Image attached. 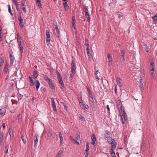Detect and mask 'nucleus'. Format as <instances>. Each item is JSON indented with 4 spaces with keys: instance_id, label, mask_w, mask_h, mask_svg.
I'll return each instance as SVG.
<instances>
[{
    "instance_id": "1",
    "label": "nucleus",
    "mask_w": 157,
    "mask_h": 157,
    "mask_svg": "<svg viewBox=\"0 0 157 157\" xmlns=\"http://www.w3.org/2000/svg\"><path fill=\"white\" fill-rule=\"evenodd\" d=\"M88 92V94H89V101L90 103V104L91 105H93V106H94V101L93 100V95L91 94V91L90 89L88 88H87Z\"/></svg>"
},
{
    "instance_id": "2",
    "label": "nucleus",
    "mask_w": 157,
    "mask_h": 157,
    "mask_svg": "<svg viewBox=\"0 0 157 157\" xmlns=\"http://www.w3.org/2000/svg\"><path fill=\"white\" fill-rule=\"evenodd\" d=\"M46 43L48 45L49 44V42L50 41V34L49 33V31L48 30H46Z\"/></svg>"
},
{
    "instance_id": "3",
    "label": "nucleus",
    "mask_w": 157,
    "mask_h": 157,
    "mask_svg": "<svg viewBox=\"0 0 157 157\" xmlns=\"http://www.w3.org/2000/svg\"><path fill=\"white\" fill-rule=\"evenodd\" d=\"M71 72H75V70L76 69V67L75 66V62L74 60H72L71 63Z\"/></svg>"
},
{
    "instance_id": "4",
    "label": "nucleus",
    "mask_w": 157,
    "mask_h": 157,
    "mask_svg": "<svg viewBox=\"0 0 157 157\" xmlns=\"http://www.w3.org/2000/svg\"><path fill=\"white\" fill-rule=\"evenodd\" d=\"M75 19L74 17H72V30L73 32H74L73 29L75 30V32L76 33V31L75 30Z\"/></svg>"
},
{
    "instance_id": "5",
    "label": "nucleus",
    "mask_w": 157,
    "mask_h": 157,
    "mask_svg": "<svg viewBox=\"0 0 157 157\" xmlns=\"http://www.w3.org/2000/svg\"><path fill=\"white\" fill-rule=\"evenodd\" d=\"M51 99V102L52 103V108L53 109L54 111L55 112H57V109L56 107V104L54 101V98H52Z\"/></svg>"
},
{
    "instance_id": "6",
    "label": "nucleus",
    "mask_w": 157,
    "mask_h": 157,
    "mask_svg": "<svg viewBox=\"0 0 157 157\" xmlns=\"http://www.w3.org/2000/svg\"><path fill=\"white\" fill-rule=\"evenodd\" d=\"M116 103L117 105L118 108L120 109L121 110H122L123 107L121 105V102L119 100H117L116 101Z\"/></svg>"
},
{
    "instance_id": "7",
    "label": "nucleus",
    "mask_w": 157,
    "mask_h": 157,
    "mask_svg": "<svg viewBox=\"0 0 157 157\" xmlns=\"http://www.w3.org/2000/svg\"><path fill=\"white\" fill-rule=\"evenodd\" d=\"M39 138V136L38 134H35V140H34V147H36L38 142V138Z\"/></svg>"
},
{
    "instance_id": "8",
    "label": "nucleus",
    "mask_w": 157,
    "mask_h": 157,
    "mask_svg": "<svg viewBox=\"0 0 157 157\" xmlns=\"http://www.w3.org/2000/svg\"><path fill=\"white\" fill-rule=\"evenodd\" d=\"M116 81L118 85L120 87L122 86V79H120L119 78H116Z\"/></svg>"
},
{
    "instance_id": "9",
    "label": "nucleus",
    "mask_w": 157,
    "mask_h": 157,
    "mask_svg": "<svg viewBox=\"0 0 157 157\" xmlns=\"http://www.w3.org/2000/svg\"><path fill=\"white\" fill-rule=\"evenodd\" d=\"M6 113V109L4 108L0 109V117H2L5 115Z\"/></svg>"
},
{
    "instance_id": "10",
    "label": "nucleus",
    "mask_w": 157,
    "mask_h": 157,
    "mask_svg": "<svg viewBox=\"0 0 157 157\" xmlns=\"http://www.w3.org/2000/svg\"><path fill=\"white\" fill-rule=\"evenodd\" d=\"M9 58L10 59V65L11 66H12L14 61V58L13 56L12 55L10 54L9 55Z\"/></svg>"
},
{
    "instance_id": "11",
    "label": "nucleus",
    "mask_w": 157,
    "mask_h": 157,
    "mask_svg": "<svg viewBox=\"0 0 157 157\" xmlns=\"http://www.w3.org/2000/svg\"><path fill=\"white\" fill-rule=\"evenodd\" d=\"M8 132L10 136L11 139H12L14 136V135L13 132V129L11 128L9 129L8 130Z\"/></svg>"
},
{
    "instance_id": "12",
    "label": "nucleus",
    "mask_w": 157,
    "mask_h": 157,
    "mask_svg": "<svg viewBox=\"0 0 157 157\" xmlns=\"http://www.w3.org/2000/svg\"><path fill=\"white\" fill-rule=\"evenodd\" d=\"M52 135V130L51 129H49L48 130V132L47 134V139L48 140L50 139L51 138V136Z\"/></svg>"
},
{
    "instance_id": "13",
    "label": "nucleus",
    "mask_w": 157,
    "mask_h": 157,
    "mask_svg": "<svg viewBox=\"0 0 157 157\" xmlns=\"http://www.w3.org/2000/svg\"><path fill=\"white\" fill-rule=\"evenodd\" d=\"M154 63L152 60H151V63L150 64V69L151 71H154Z\"/></svg>"
},
{
    "instance_id": "14",
    "label": "nucleus",
    "mask_w": 157,
    "mask_h": 157,
    "mask_svg": "<svg viewBox=\"0 0 157 157\" xmlns=\"http://www.w3.org/2000/svg\"><path fill=\"white\" fill-rule=\"evenodd\" d=\"M107 140L108 143L111 144H113L114 142H115V140L110 137L107 138Z\"/></svg>"
},
{
    "instance_id": "15",
    "label": "nucleus",
    "mask_w": 157,
    "mask_h": 157,
    "mask_svg": "<svg viewBox=\"0 0 157 157\" xmlns=\"http://www.w3.org/2000/svg\"><path fill=\"white\" fill-rule=\"evenodd\" d=\"M80 104L81 107L84 109H88L89 108V106L87 105H85L81 102H80Z\"/></svg>"
},
{
    "instance_id": "16",
    "label": "nucleus",
    "mask_w": 157,
    "mask_h": 157,
    "mask_svg": "<svg viewBox=\"0 0 157 157\" xmlns=\"http://www.w3.org/2000/svg\"><path fill=\"white\" fill-rule=\"evenodd\" d=\"M91 138L92 140V141L91 142V144L93 145L95 144V142L96 141V138H95V135L94 134L92 135Z\"/></svg>"
},
{
    "instance_id": "17",
    "label": "nucleus",
    "mask_w": 157,
    "mask_h": 157,
    "mask_svg": "<svg viewBox=\"0 0 157 157\" xmlns=\"http://www.w3.org/2000/svg\"><path fill=\"white\" fill-rule=\"evenodd\" d=\"M17 16L18 20L19 21V23H23V20L22 18L21 14L20 13L18 14Z\"/></svg>"
},
{
    "instance_id": "18",
    "label": "nucleus",
    "mask_w": 157,
    "mask_h": 157,
    "mask_svg": "<svg viewBox=\"0 0 157 157\" xmlns=\"http://www.w3.org/2000/svg\"><path fill=\"white\" fill-rule=\"evenodd\" d=\"M70 138L71 141L73 142V143H76L77 144H79V143L78 141H75V139L73 138V137L71 136H70Z\"/></svg>"
},
{
    "instance_id": "19",
    "label": "nucleus",
    "mask_w": 157,
    "mask_h": 157,
    "mask_svg": "<svg viewBox=\"0 0 157 157\" xmlns=\"http://www.w3.org/2000/svg\"><path fill=\"white\" fill-rule=\"evenodd\" d=\"M59 136L60 139V144H63L64 143L63 140L62 136V133L61 132L59 133Z\"/></svg>"
},
{
    "instance_id": "20",
    "label": "nucleus",
    "mask_w": 157,
    "mask_h": 157,
    "mask_svg": "<svg viewBox=\"0 0 157 157\" xmlns=\"http://www.w3.org/2000/svg\"><path fill=\"white\" fill-rule=\"evenodd\" d=\"M111 148L110 151H113L116 148L117 146V143L116 142L115 140V142H114L113 144H111Z\"/></svg>"
},
{
    "instance_id": "21",
    "label": "nucleus",
    "mask_w": 157,
    "mask_h": 157,
    "mask_svg": "<svg viewBox=\"0 0 157 157\" xmlns=\"http://www.w3.org/2000/svg\"><path fill=\"white\" fill-rule=\"evenodd\" d=\"M121 112L122 114V118H123L125 121H126L127 118L125 111L124 110H121Z\"/></svg>"
},
{
    "instance_id": "22",
    "label": "nucleus",
    "mask_w": 157,
    "mask_h": 157,
    "mask_svg": "<svg viewBox=\"0 0 157 157\" xmlns=\"http://www.w3.org/2000/svg\"><path fill=\"white\" fill-rule=\"evenodd\" d=\"M43 78L48 83L51 81V79L46 75H43Z\"/></svg>"
},
{
    "instance_id": "23",
    "label": "nucleus",
    "mask_w": 157,
    "mask_h": 157,
    "mask_svg": "<svg viewBox=\"0 0 157 157\" xmlns=\"http://www.w3.org/2000/svg\"><path fill=\"white\" fill-rule=\"evenodd\" d=\"M18 43V45L20 47V49L21 50V53L23 52V48L22 47V44L21 43V42H20Z\"/></svg>"
},
{
    "instance_id": "24",
    "label": "nucleus",
    "mask_w": 157,
    "mask_h": 157,
    "mask_svg": "<svg viewBox=\"0 0 157 157\" xmlns=\"http://www.w3.org/2000/svg\"><path fill=\"white\" fill-rule=\"evenodd\" d=\"M76 141H80V133L78 132L76 133Z\"/></svg>"
},
{
    "instance_id": "25",
    "label": "nucleus",
    "mask_w": 157,
    "mask_h": 157,
    "mask_svg": "<svg viewBox=\"0 0 157 157\" xmlns=\"http://www.w3.org/2000/svg\"><path fill=\"white\" fill-rule=\"evenodd\" d=\"M35 85L36 90H38L40 86V83L38 80H37L36 81Z\"/></svg>"
},
{
    "instance_id": "26",
    "label": "nucleus",
    "mask_w": 157,
    "mask_h": 157,
    "mask_svg": "<svg viewBox=\"0 0 157 157\" xmlns=\"http://www.w3.org/2000/svg\"><path fill=\"white\" fill-rule=\"evenodd\" d=\"M63 4L65 8V9L66 10H67L69 9V6L67 3V2H63Z\"/></svg>"
},
{
    "instance_id": "27",
    "label": "nucleus",
    "mask_w": 157,
    "mask_h": 157,
    "mask_svg": "<svg viewBox=\"0 0 157 157\" xmlns=\"http://www.w3.org/2000/svg\"><path fill=\"white\" fill-rule=\"evenodd\" d=\"M50 87L52 89H54L55 87L53 85V83L51 81L48 83Z\"/></svg>"
},
{
    "instance_id": "28",
    "label": "nucleus",
    "mask_w": 157,
    "mask_h": 157,
    "mask_svg": "<svg viewBox=\"0 0 157 157\" xmlns=\"http://www.w3.org/2000/svg\"><path fill=\"white\" fill-rule=\"evenodd\" d=\"M85 15L87 18L88 21L89 22L90 21V16L89 14V12L85 13Z\"/></svg>"
},
{
    "instance_id": "29",
    "label": "nucleus",
    "mask_w": 157,
    "mask_h": 157,
    "mask_svg": "<svg viewBox=\"0 0 157 157\" xmlns=\"http://www.w3.org/2000/svg\"><path fill=\"white\" fill-rule=\"evenodd\" d=\"M9 147V145L7 144L5 147L4 150V153L5 154H6L8 153V150Z\"/></svg>"
},
{
    "instance_id": "30",
    "label": "nucleus",
    "mask_w": 157,
    "mask_h": 157,
    "mask_svg": "<svg viewBox=\"0 0 157 157\" xmlns=\"http://www.w3.org/2000/svg\"><path fill=\"white\" fill-rule=\"evenodd\" d=\"M3 133H1L0 134V145H1L2 144L3 140Z\"/></svg>"
},
{
    "instance_id": "31",
    "label": "nucleus",
    "mask_w": 157,
    "mask_h": 157,
    "mask_svg": "<svg viewBox=\"0 0 157 157\" xmlns=\"http://www.w3.org/2000/svg\"><path fill=\"white\" fill-rule=\"evenodd\" d=\"M21 139L23 143L25 144L26 143V136L24 135H23L21 136Z\"/></svg>"
},
{
    "instance_id": "32",
    "label": "nucleus",
    "mask_w": 157,
    "mask_h": 157,
    "mask_svg": "<svg viewBox=\"0 0 157 157\" xmlns=\"http://www.w3.org/2000/svg\"><path fill=\"white\" fill-rule=\"evenodd\" d=\"M29 78L30 80V82L31 83L30 86H33L34 84V82L33 80L32 79V78L29 76Z\"/></svg>"
},
{
    "instance_id": "33",
    "label": "nucleus",
    "mask_w": 157,
    "mask_h": 157,
    "mask_svg": "<svg viewBox=\"0 0 157 157\" xmlns=\"http://www.w3.org/2000/svg\"><path fill=\"white\" fill-rule=\"evenodd\" d=\"M105 136L106 138H108L110 137L109 135V132L108 131H105Z\"/></svg>"
},
{
    "instance_id": "34",
    "label": "nucleus",
    "mask_w": 157,
    "mask_h": 157,
    "mask_svg": "<svg viewBox=\"0 0 157 157\" xmlns=\"http://www.w3.org/2000/svg\"><path fill=\"white\" fill-rule=\"evenodd\" d=\"M89 143H87L86 145V149L85 150L86 152H89Z\"/></svg>"
},
{
    "instance_id": "35",
    "label": "nucleus",
    "mask_w": 157,
    "mask_h": 157,
    "mask_svg": "<svg viewBox=\"0 0 157 157\" xmlns=\"http://www.w3.org/2000/svg\"><path fill=\"white\" fill-rule=\"evenodd\" d=\"M107 58L110 61H112V60H113L112 57L111 56V55L109 53H108L107 54Z\"/></svg>"
},
{
    "instance_id": "36",
    "label": "nucleus",
    "mask_w": 157,
    "mask_h": 157,
    "mask_svg": "<svg viewBox=\"0 0 157 157\" xmlns=\"http://www.w3.org/2000/svg\"><path fill=\"white\" fill-rule=\"evenodd\" d=\"M17 40L18 43H19L20 42H21V37L20 36L19 33H18L17 34Z\"/></svg>"
},
{
    "instance_id": "37",
    "label": "nucleus",
    "mask_w": 157,
    "mask_h": 157,
    "mask_svg": "<svg viewBox=\"0 0 157 157\" xmlns=\"http://www.w3.org/2000/svg\"><path fill=\"white\" fill-rule=\"evenodd\" d=\"M120 61L121 62H122V63L124 62L125 61V59H124V56H120Z\"/></svg>"
},
{
    "instance_id": "38",
    "label": "nucleus",
    "mask_w": 157,
    "mask_h": 157,
    "mask_svg": "<svg viewBox=\"0 0 157 157\" xmlns=\"http://www.w3.org/2000/svg\"><path fill=\"white\" fill-rule=\"evenodd\" d=\"M83 10L85 13L89 12L87 8V7L84 5H83Z\"/></svg>"
},
{
    "instance_id": "39",
    "label": "nucleus",
    "mask_w": 157,
    "mask_h": 157,
    "mask_svg": "<svg viewBox=\"0 0 157 157\" xmlns=\"http://www.w3.org/2000/svg\"><path fill=\"white\" fill-rule=\"evenodd\" d=\"M97 67H95V75H96L95 77L97 79H98V76L97 74H98V71L97 70Z\"/></svg>"
},
{
    "instance_id": "40",
    "label": "nucleus",
    "mask_w": 157,
    "mask_h": 157,
    "mask_svg": "<svg viewBox=\"0 0 157 157\" xmlns=\"http://www.w3.org/2000/svg\"><path fill=\"white\" fill-rule=\"evenodd\" d=\"M120 56H124L125 52L124 50H122L121 51Z\"/></svg>"
},
{
    "instance_id": "41",
    "label": "nucleus",
    "mask_w": 157,
    "mask_h": 157,
    "mask_svg": "<svg viewBox=\"0 0 157 157\" xmlns=\"http://www.w3.org/2000/svg\"><path fill=\"white\" fill-rule=\"evenodd\" d=\"M8 11H9V12L10 13L11 15L12 16H13V14L11 12L10 6V5H8Z\"/></svg>"
},
{
    "instance_id": "42",
    "label": "nucleus",
    "mask_w": 157,
    "mask_h": 157,
    "mask_svg": "<svg viewBox=\"0 0 157 157\" xmlns=\"http://www.w3.org/2000/svg\"><path fill=\"white\" fill-rule=\"evenodd\" d=\"M111 155L112 157H116L115 153L113 151H110Z\"/></svg>"
},
{
    "instance_id": "43",
    "label": "nucleus",
    "mask_w": 157,
    "mask_h": 157,
    "mask_svg": "<svg viewBox=\"0 0 157 157\" xmlns=\"http://www.w3.org/2000/svg\"><path fill=\"white\" fill-rule=\"evenodd\" d=\"M40 1H36V4L38 5V6L39 7H41V4L40 2Z\"/></svg>"
},
{
    "instance_id": "44",
    "label": "nucleus",
    "mask_w": 157,
    "mask_h": 157,
    "mask_svg": "<svg viewBox=\"0 0 157 157\" xmlns=\"http://www.w3.org/2000/svg\"><path fill=\"white\" fill-rule=\"evenodd\" d=\"M115 94L117 95H118L117 90V85H115Z\"/></svg>"
},
{
    "instance_id": "45",
    "label": "nucleus",
    "mask_w": 157,
    "mask_h": 157,
    "mask_svg": "<svg viewBox=\"0 0 157 157\" xmlns=\"http://www.w3.org/2000/svg\"><path fill=\"white\" fill-rule=\"evenodd\" d=\"M61 85V88L63 90L65 89V87L63 82L59 83Z\"/></svg>"
},
{
    "instance_id": "46",
    "label": "nucleus",
    "mask_w": 157,
    "mask_h": 157,
    "mask_svg": "<svg viewBox=\"0 0 157 157\" xmlns=\"http://www.w3.org/2000/svg\"><path fill=\"white\" fill-rule=\"evenodd\" d=\"M151 75L153 79L154 80H155V74H154L153 71H152V72H151Z\"/></svg>"
},
{
    "instance_id": "47",
    "label": "nucleus",
    "mask_w": 157,
    "mask_h": 157,
    "mask_svg": "<svg viewBox=\"0 0 157 157\" xmlns=\"http://www.w3.org/2000/svg\"><path fill=\"white\" fill-rule=\"evenodd\" d=\"M75 72H73V73L72 72H71V73L70 75V79H71H71H72V78H73V77L74 76V75L75 74Z\"/></svg>"
},
{
    "instance_id": "48",
    "label": "nucleus",
    "mask_w": 157,
    "mask_h": 157,
    "mask_svg": "<svg viewBox=\"0 0 157 157\" xmlns=\"http://www.w3.org/2000/svg\"><path fill=\"white\" fill-rule=\"evenodd\" d=\"M26 6H25L22 8V9L23 11L25 13H26L27 12L26 10Z\"/></svg>"
},
{
    "instance_id": "49",
    "label": "nucleus",
    "mask_w": 157,
    "mask_h": 157,
    "mask_svg": "<svg viewBox=\"0 0 157 157\" xmlns=\"http://www.w3.org/2000/svg\"><path fill=\"white\" fill-rule=\"evenodd\" d=\"M37 71H34V75H33V76H34L33 78H36L37 77Z\"/></svg>"
},
{
    "instance_id": "50",
    "label": "nucleus",
    "mask_w": 157,
    "mask_h": 157,
    "mask_svg": "<svg viewBox=\"0 0 157 157\" xmlns=\"http://www.w3.org/2000/svg\"><path fill=\"white\" fill-rule=\"evenodd\" d=\"M25 0H22L21 1V4L23 6H25Z\"/></svg>"
},
{
    "instance_id": "51",
    "label": "nucleus",
    "mask_w": 157,
    "mask_h": 157,
    "mask_svg": "<svg viewBox=\"0 0 157 157\" xmlns=\"http://www.w3.org/2000/svg\"><path fill=\"white\" fill-rule=\"evenodd\" d=\"M79 119L82 121H85V118L82 115H80L79 117Z\"/></svg>"
},
{
    "instance_id": "52",
    "label": "nucleus",
    "mask_w": 157,
    "mask_h": 157,
    "mask_svg": "<svg viewBox=\"0 0 157 157\" xmlns=\"http://www.w3.org/2000/svg\"><path fill=\"white\" fill-rule=\"evenodd\" d=\"M85 44H86V45L87 46V47H88V46H89V42H88V40L86 39V41H85Z\"/></svg>"
},
{
    "instance_id": "53",
    "label": "nucleus",
    "mask_w": 157,
    "mask_h": 157,
    "mask_svg": "<svg viewBox=\"0 0 157 157\" xmlns=\"http://www.w3.org/2000/svg\"><path fill=\"white\" fill-rule=\"evenodd\" d=\"M8 67L7 65H6L4 67V70L5 72L6 73L7 72V71L8 68Z\"/></svg>"
},
{
    "instance_id": "54",
    "label": "nucleus",
    "mask_w": 157,
    "mask_h": 157,
    "mask_svg": "<svg viewBox=\"0 0 157 157\" xmlns=\"http://www.w3.org/2000/svg\"><path fill=\"white\" fill-rule=\"evenodd\" d=\"M56 31L57 33L58 36V37H59L60 35V34L59 29H57Z\"/></svg>"
},
{
    "instance_id": "55",
    "label": "nucleus",
    "mask_w": 157,
    "mask_h": 157,
    "mask_svg": "<svg viewBox=\"0 0 157 157\" xmlns=\"http://www.w3.org/2000/svg\"><path fill=\"white\" fill-rule=\"evenodd\" d=\"M87 51V54L88 56V58L89 59H90V51Z\"/></svg>"
},
{
    "instance_id": "56",
    "label": "nucleus",
    "mask_w": 157,
    "mask_h": 157,
    "mask_svg": "<svg viewBox=\"0 0 157 157\" xmlns=\"http://www.w3.org/2000/svg\"><path fill=\"white\" fill-rule=\"evenodd\" d=\"M152 19L153 20L155 21L157 20V15H155L152 17Z\"/></svg>"
},
{
    "instance_id": "57",
    "label": "nucleus",
    "mask_w": 157,
    "mask_h": 157,
    "mask_svg": "<svg viewBox=\"0 0 157 157\" xmlns=\"http://www.w3.org/2000/svg\"><path fill=\"white\" fill-rule=\"evenodd\" d=\"M58 80L59 81V83H62L63 82V81H62V77H59V78H58Z\"/></svg>"
},
{
    "instance_id": "58",
    "label": "nucleus",
    "mask_w": 157,
    "mask_h": 157,
    "mask_svg": "<svg viewBox=\"0 0 157 157\" xmlns=\"http://www.w3.org/2000/svg\"><path fill=\"white\" fill-rule=\"evenodd\" d=\"M21 115L20 114H19L18 116V120L19 122H21Z\"/></svg>"
},
{
    "instance_id": "59",
    "label": "nucleus",
    "mask_w": 157,
    "mask_h": 157,
    "mask_svg": "<svg viewBox=\"0 0 157 157\" xmlns=\"http://www.w3.org/2000/svg\"><path fill=\"white\" fill-rule=\"evenodd\" d=\"M63 151L62 150H60L59 151L58 154L59 155H61V154L63 153Z\"/></svg>"
},
{
    "instance_id": "60",
    "label": "nucleus",
    "mask_w": 157,
    "mask_h": 157,
    "mask_svg": "<svg viewBox=\"0 0 157 157\" xmlns=\"http://www.w3.org/2000/svg\"><path fill=\"white\" fill-rule=\"evenodd\" d=\"M57 74L58 78H59V77H62L60 75V74L59 73V72L58 71H57Z\"/></svg>"
},
{
    "instance_id": "61",
    "label": "nucleus",
    "mask_w": 157,
    "mask_h": 157,
    "mask_svg": "<svg viewBox=\"0 0 157 157\" xmlns=\"http://www.w3.org/2000/svg\"><path fill=\"white\" fill-rule=\"evenodd\" d=\"M2 126V129L3 130H4L5 129V123H3Z\"/></svg>"
},
{
    "instance_id": "62",
    "label": "nucleus",
    "mask_w": 157,
    "mask_h": 157,
    "mask_svg": "<svg viewBox=\"0 0 157 157\" xmlns=\"http://www.w3.org/2000/svg\"><path fill=\"white\" fill-rule=\"evenodd\" d=\"M12 1L16 5H17V4H18V2L17 0H12Z\"/></svg>"
},
{
    "instance_id": "63",
    "label": "nucleus",
    "mask_w": 157,
    "mask_h": 157,
    "mask_svg": "<svg viewBox=\"0 0 157 157\" xmlns=\"http://www.w3.org/2000/svg\"><path fill=\"white\" fill-rule=\"evenodd\" d=\"M0 62L3 63L4 62V59L2 57L0 58Z\"/></svg>"
},
{
    "instance_id": "64",
    "label": "nucleus",
    "mask_w": 157,
    "mask_h": 157,
    "mask_svg": "<svg viewBox=\"0 0 157 157\" xmlns=\"http://www.w3.org/2000/svg\"><path fill=\"white\" fill-rule=\"evenodd\" d=\"M89 152H86L85 157H88Z\"/></svg>"
}]
</instances>
